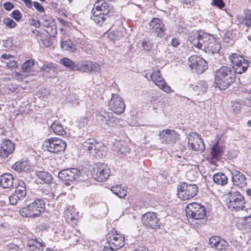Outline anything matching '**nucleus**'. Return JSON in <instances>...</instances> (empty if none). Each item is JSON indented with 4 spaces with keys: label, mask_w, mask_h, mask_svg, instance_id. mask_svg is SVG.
Listing matches in <instances>:
<instances>
[{
    "label": "nucleus",
    "mask_w": 251,
    "mask_h": 251,
    "mask_svg": "<svg viewBox=\"0 0 251 251\" xmlns=\"http://www.w3.org/2000/svg\"><path fill=\"white\" fill-rule=\"evenodd\" d=\"M188 40L194 46L212 54L218 53L221 48L220 41L213 35L203 32H192Z\"/></svg>",
    "instance_id": "nucleus-1"
},
{
    "label": "nucleus",
    "mask_w": 251,
    "mask_h": 251,
    "mask_svg": "<svg viewBox=\"0 0 251 251\" xmlns=\"http://www.w3.org/2000/svg\"><path fill=\"white\" fill-rule=\"evenodd\" d=\"M114 12V8L111 3L105 0H97L92 10L91 18L96 23L102 25L106 19L105 16L111 15Z\"/></svg>",
    "instance_id": "nucleus-2"
},
{
    "label": "nucleus",
    "mask_w": 251,
    "mask_h": 251,
    "mask_svg": "<svg viewBox=\"0 0 251 251\" xmlns=\"http://www.w3.org/2000/svg\"><path fill=\"white\" fill-rule=\"evenodd\" d=\"M234 72L229 67L223 66L215 72L214 82L216 87L225 90L235 81Z\"/></svg>",
    "instance_id": "nucleus-3"
},
{
    "label": "nucleus",
    "mask_w": 251,
    "mask_h": 251,
    "mask_svg": "<svg viewBox=\"0 0 251 251\" xmlns=\"http://www.w3.org/2000/svg\"><path fill=\"white\" fill-rule=\"evenodd\" d=\"M187 218L193 225L202 224L206 215L205 208L201 204L193 202L188 204L186 208Z\"/></svg>",
    "instance_id": "nucleus-4"
},
{
    "label": "nucleus",
    "mask_w": 251,
    "mask_h": 251,
    "mask_svg": "<svg viewBox=\"0 0 251 251\" xmlns=\"http://www.w3.org/2000/svg\"><path fill=\"white\" fill-rule=\"evenodd\" d=\"M45 210V202L42 199H36L27 206L22 208L19 211L22 217L36 218Z\"/></svg>",
    "instance_id": "nucleus-5"
},
{
    "label": "nucleus",
    "mask_w": 251,
    "mask_h": 251,
    "mask_svg": "<svg viewBox=\"0 0 251 251\" xmlns=\"http://www.w3.org/2000/svg\"><path fill=\"white\" fill-rule=\"evenodd\" d=\"M245 200L243 195L237 191L230 192L228 193L226 200V205L231 210L238 211L245 208Z\"/></svg>",
    "instance_id": "nucleus-6"
},
{
    "label": "nucleus",
    "mask_w": 251,
    "mask_h": 251,
    "mask_svg": "<svg viewBox=\"0 0 251 251\" xmlns=\"http://www.w3.org/2000/svg\"><path fill=\"white\" fill-rule=\"evenodd\" d=\"M66 146L64 140L56 137L48 138L44 142L43 144L44 150L54 153L63 152Z\"/></svg>",
    "instance_id": "nucleus-7"
},
{
    "label": "nucleus",
    "mask_w": 251,
    "mask_h": 251,
    "mask_svg": "<svg viewBox=\"0 0 251 251\" xmlns=\"http://www.w3.org/2000/svg\"><path fill=\"white\" fill-rule=\"evenodd\" d=\"M198 189V187L195 184L181 183L177 186V195L182 200H189L197 195Z\"/></svg>",
    "instance_id": "nucleus-8"
},
{
    "label": "nucleus",
    "mask_w": 251,
    "mask_h": 251,
    "mask_svg": "<svg viewBox=\"0 0 251 251\" xmlns=\"http://www.w3.org/2000/svg\"><path fill=\"white\" fill-rule=\"evenodd\" d=\"M110 171L108 166L102 163H97L94 165L92 171L94 178L98 181L106 180L110 176Z\"/></svg>",
    "instance_id": "nucleus-9"
},
{
    "label": "nucleus",
    "mask_w": 251,
    "mask_h": 251,
    "mask_svg": "<svg viewBox=\"0 0 251 251\" xmlns=\"http://www.w3.org/2000/svg\"><path fill=\"white\" fill-rule=\"evenodd\" d=\"M232 65L234 72L238 74H242L247 69L249 63L243 56L237 54L232 53L228 57Z\"/></svg>",
    "instance_id": "nucleus-10"
},
{
    "label": "nucleus",
    "mask_w": 251,
    "mask_h": 251,
    "mask_svg": "<svg viewBox=\"0 0 251 251\" xmlns=\"http://www.w3.org/2000/svg\"><path fill=\"white\" fill-rule=\"evenodd\" d=\"M97 119L104 127H114L119 122V120L114 116L113 113L105 110H101L97 114Z\"/></svg>",
    "instance_id": "nucleus-11"
},
{
    "label": "nucleus",
    "mask_w": 251,
    "mask_h": 251,
    "mask_svg": "<svg viewBox=\"0 0 251 251\" xmlns=\"http://www.w3.org/2000/svg\"><path fill=\"white\" fill-rule=\"evenodd\" d=\"M80 171L77 168H73L61 170L58 173V177L63 181H66L65 184L70 185L69 182L73 181L79 178Z\"/></svg>",
    "instance_id": "nucleus-12"
},
{
    "label": "nucleus",
    "mask_w": 251,
    "mask_h": 251,
    "mask_svg": "<svg viewBox=\"0 0 251 251\" xmlns=\"http://www.w3.org/2000/svg\"><path fill=\"white\" fill-rule=\"evenodd\" d=\"M189 65L191 70L198 74L202 73L207 68L206 62L197 55H192L189 58Z\"/></svg>",
    "instance_id": "nucleus-13"
},
{
    "label": "nucleus",
    "mask_w": 251,
    "mask_h": 251,
    "mask_svg": "<svg viewBox=\"0 0 251 251\" xmlns=\"http://www.w3.org/2000/svg\"><path fill=\"white\" fill-rule=\"evenodd\" d=\"M109 109L117 114L123 113L125 110L124 100L117 94H112L111 99L108 102Z\"/></svg>",
    "instance_id": "nucleus-14"
},
{
    "label": "nucleus",
    "mask_w": 251,
    "mask_h": 251,
    "mask_svg": "<svg viewBox=\"0 0 251 251\" xmlns=\"http://www.w3.org/2000/svg\"><path fill=\"white\" fill-rule=\"evenodd\" d=\"M188 144L189 148L194 151L201 152L204 149V144L202 140L196 132H191L189 134Z\"/></svg>",
    "instance_id": "nucleus-15"
},
{
    "label": "nucleus",
    "mask_w": 251,
    "mask_h": 251,
    "mask_svg": "<svg viewBox=\"0 0 251 251\" xmlns=\"http://www.w3.org/2000/svg\"><path fill=\"white\" fill-rule=\"evenodd\" d=\"M151 80L160 89L167 93H170L173 91L170 86L167 85L165 81L161 75L159 69L154 71L150 75Z\"/></svg>",
    "instance_id": "nucleus-16"
},
{
    "label": "nucleus",
    "mask_w": 251,
    "mask_h": 251,
    "mask_svg": "<svg viewBox=\"0 0 251 251\" xmlns=\"http://www.w3.org/2000/svg\"><path fill=\"white\" fill-rule=\"evenodd\" d=\"M179 135L175 130L170 129L162 130L158 134L162 144H173L178 139Z\"/></svg>",
    "instance_id": "nucleus-17"
},
{
    "label": "nucleus",
    "mask_w": 251,
    "mask_h": 251,
    "mask_svg": "<svg viewBox=\"0 0 251 251\" xmlns=\"http://www.w3.org/2000/svg\"><path fill=\"white\" fill-rule=\"evenodd\" d=\"M143 224L149 228L155 229L159 227L160 223L156 214L154 212H148L144 214L142 217Z\"/></svg>",
    "instance_id": "nucleus-18"
},
{
    "label": "nucleus",
    "mask_w": 251,
    "mask_h": 251,
    "mask_svg": "<svg viewBox=\"0 0 251 251\" xmlns=\"http://www.w3.org/2000/svg\"><path fill=\"white\" fill-rule=\"evenodd\" d=\"M100 67L99 64L96 62L89 61H83L76 64L75 71L89 73L92 71L100 72Z\"/></svg>",
    "instance_id": "nucleus-19"
},
{
    "label": "nucleus",
    "mask_w": 251,
    "mask_h": 251,
    "mask_svg": "<svg viewBox=\"0 0 251 251\" xmlns=\"http://www.w3.org/2000/svg\"><path fill=\"white\" fill-rule=\"evenodd\" d=\"M148 29L150 32L156 34L158 37H162L165 34L164 25L159 19L157 18H154L150 22Z\"/></svg>",
    "instance_id": "nucleus-20"
},
{
    "label": "nucleus",
    "mask_w": 251,
    "mask_h": 251,
    "mask_svg": "<svg viewBox=\"0 0 251 251\" xmlns=\"http://www.w3.org/2000/svg\"><path fill=\"white\" fill-rule=\"evenodd\" d=\"M82 146L84 149L87 150L93 156H100L101 145L95 139L90 138L86 140L82 143Z\"/></svg>",
    "instance_id": "nucleus-21"
},
{
    "label": "nucleus",
    "mask_w": 251,
    "mask_h": 251,
    "mask_svg": "<svg viewBox=\"0 0 251 251\" xmlns=\"http://www.w3.org/2000/svg\"><path fill=\"white\" fill-rule=\"evenodd\" d=\"M107 243L109 246H112L117 250L121 249L125 245V235L116 233L112 235L109 234L107 237Z\"/></svg>",
    "instance_id": "nucleus-22"
},
{
    "label": "nucleus",
    "mask_w": 251,
    "mask_h": 251,
    "mask_svg": "<svg viewBox=\"0 0 251 251\" xmlns=\"http://www.w3.org/2000/svg\"><path fill=\"white\" fill-rule=\"evenodd\" d=\"M0 146V156L4 158L12 153L15 149L14 144L9 139L3 140Z\"/></svg>",
    "instance_id": "nucleus-23"
},
{
    "label": "nucleus",
    "mask_w": 251,
    "mask_h": 251,
    "mask_svg": "<svg viewBox=\"0 0 251 251\" xmlns=\"http://www.w3.org/2000/svg\"><path fill=\"white\" fill-rule=\"evenodd\" d=\"M209 242L212 248L218 250H226L228 247V243L219 236L211 237Z\"/></svg>",
    "instance_id": "nucleus-24"
},
{
    "label": "nucleus",
    "mask_w": 251,
    "mask_h": 251,
    "mask_svg": "<svg viewBox=\"0 0 251 251\" xmlns=\"http://www.w3.org/2000/svg\"><path fill=\"white\" fill-rule=\"evenodd\" d=\"M207 89V85L204 81H199L190 87V91L193 96L202 95L206 92Z\"/></svg>",
    "instance_id": "nucleus-25"
},
{
    "label": "nucleus",
    "mask_w": 251,
    "mask_h": 251,
    "mask_svg": "<svg viewBox=\"0 0 251 251\" xmlns=\"http://www.w3.org/2000/svg\"><path fill=\"white\" fill-rule=\"evenodd\" d=\"M27 246L31 251H42L45 247L41 239L36 238H29Z\"/></svg>",
    "instance_id": "nucleus-26"
},
{
    "label": "nucleus",
    "mask_w": 251,
    "mask_h": 251,
    "mask_svg": "<svg viewBox=\"0 0 251 251\" xmlns=\"http://www.w3.org/2000/svg\"><path fill=\"white\" fill-rule=\"evenodd\" d=\"M231 174L232 180L234 185L240 188L244 187L246 185V178L243 174L236 170L233 171Z\"/></svg>",
    "instance_id": "nucleus-27"
},
{
    "label": "nucleus",
    "mask_w": 251,
    "mask_h": 251,
    "mask_svg": "<svg viewBox=\"0 0 251 251\" xmlns=\"http://www.w3.org/2000/svg\"><path fill=\"white\" fill-rule=\"evenodd\" d=\"M12 168L19 172H26L32 169L28 160H21L17 161L13 166Z\"/></svg>",
    "instance_id": "nucleus-28"
},
{
    "label": "nucleus",
    "mask_w": 251,
    "mask_h": 251,
    "mask_svg": "<svg viewBox=\"0 0 251 251\" xmlns=\"http://www.w3.org/2000/svg\"><path fill=\"white\" fill-rule=\"evenodd\" d=\"M64 217L68 223L75 221L78 218V212L74 207L66 208L64 210Z\"/></svg>",
    "instance_id": "nucleus-29"
},
{
    "label": "nucleus",
    "mask_w": 251,
    "mask_h": 251,
    "mask_svg": "<svg viewBox=\"0 0 251 251\" xmlns=\"http://www.w3.org/2000/svg\"><path fill=\"white\" fill-rule=\"evenodd\" d=\"M13 176L9 173H6L1 176L0 184L3 188H10L13 186Z\"/></svg>",
    "instance_id": "nucleus-30"
},
{
    "label": "nucleus",
    "mask_w": 251,
    "mask_h": 251,
    "mask_svg": "<svg viewBox=\"0 0 251 251\" xmlns=\"http://www.w3.org/2000/svg\"><path fill=\"white\" fill-rule=\"evenodd\" d=\"M213 180L216 184L221 186L226 185L228 182L227 177L221 172L215 174L213 176Z\"/></svg>",
    "instance_id": "nucleus-31"
},
{
    "label": "nucleus",
    "mask_w": 251,
    "mask_h": 251,
    "mask_svg": "<svg viewBox=\"0 0 251 251\" xmlns=\"http://www.w3.org/2000/svg\"><path fill=\"white\" fill-rule=\"evenodd\" d=\"M244 16H241L238 17L239 23L247 26H251V11L246 10L244 12Z\"/></svg>",
    "instance_id": "nucleus-32"
},
{
    "label": "nucleus",
    "mask_w": 251,
    "mask_h": 251,
    "mask_svg": "<svg viewBox=\"0 0 251 251\" xmlns=\"http://www.w3.org/2000/svg\"><path fill=\"white\" fill-rule=\"evenodd\" d=\"M36 175L43 183H49L52 179L51 175L45 171L37 172Z\"/></svg>",
    "instance_id": "nucleus-33"
},
{
    "label": "nucleus",
    "mask_w": 251,
    "mask_h": 251,
    "mask_svg": "<svg viewBox=\"0 0 251 251\" xmlns=\"http://www.w3.org/2000/svg\"><path fill=\"white\" fill-rule=\"evenodd\" d=\"M111 190L119 198H124L126 195V190L125 189V187H122L121 185L113 186Z\"/></svg>",
    "instance_id": "nucleus-34"
},
{
    "label": "nucleus",
    "mask_w": 251,
    "mask_h": 251,
    "mask_svg": "<svg viewBox=\"0 0 251 251\" xmlns=\"http://www.w3.org/2000/svg\"><path fill=\"white\" fill-rule=\"evenodd\" d=\"M15 193L22 199L25 197L26 196L25 186L23 181L19 182L18 185L16 187Z\"/></svg>",
    "instance_id": "nucleus-35"
},
{
    "label": "nucleus",
    "mask_w": 251,
    "mask_h": 251,
    "mask_svg": "<svg viewBox=\"0 0 251 251\" xmlns=\"http://www.w3.org/2000/svg\"><path fill=\"white\" fill-rule=\"evenodd\" d=\"M60 63L64 67L71 70L75 71L76 64L70 58L64 57L60 60Z\"/></svg>",
    "instance_id": "nucleus-36"
},
{
    "label": "nucleus",
    "mask_w": 251,
    "mask_h": 251,
    "mask_svg": "<svg viewBox=\"0 0 251 251\" xmlns=\"http://www.w3.org/2000/svg\"><path fill=\"white\" fill-rule=\"evenodd\" d=\"M223 152V148L222 146L219 143L215 144L211 148V153L212 156L216 158L220 157Z\"/></svg>",
    "instance_id": "nucleus-37"
},
{
    "label": "nucleus",
    "mask_w": 251,
    "mask_h": 251,
    "mask_svg": "<svg viewBox=\"0 0 251 251\" xmlns=\"http://www.w3.org/2000/svg\"><path fill=\"white\" fill-rule=\"evenodd\" d=\"M61 43L62 49L68 51L70 52H73L76 50L75 46L73 44L71 40L61 41Z\"/></svg>",
    "instance_id": "nucleus-38"
},
{
    "label": "nucleus",
    "mask_w": 251,
    "mask_h": 251,
    "mask_svg": "<svg viewBox=\"0 0 251 251\" xmlns=\"http://www.w3.org/2000/svg\"><path fill=\"white\" fill-rule=\"evenodd\" d=\"M116 144L118 148V149L117 150L118 152H120L121 154H126L129 152L130 148L126 143L119 141L116 142Z\"/></svg>",
    "instance_id": "nucleus-39"
},
{
    "label": "nucleus",
    "mask_w": 251,
    "mask_h": 251,
    "mask_svg": "<svg viewBox=\"0 0 251 251\" xmlns=\"http://www.w3.org/2000/svg\"><path fill=\"white\" fill-rule=\"evenodd\" d=\"M51 128L52 129L54 132L56 134L63 135L65 133V131L62 126L58 122H55L52 123L51 125Z\"/></svg>",
    "instance_id": "nucleus-40"
},
{
    "label": "nucleus",
    "mask_w": 251,
    "mask_h": 251,
    "mask_svg": "<svg viewBox=\"0 0 251 251\" xmlns=\"http://www.w3.org/2000/svg\"><path fill=\"white\" fill-rule=\"evenodd\" d=\"M34 64L33 60H26L22 65V69L23 71L25 72H29L31 69V67Z\"/></svg>",
    "instance_id": "nucleus-41"
},
{
    "label": "nucleus",
    "mask_w": 251,
    "mask_h": 251,
    "mask_svg": "<svg viewBox=\"0 0 251 251\" xmlns=\"http://www.w3.org/2000/svg\"><path fill=\"white\" fill-rule=\"evenodd\" d=\"M235 36V34L232 31H228L225 35V40L227 43L232 44Z\"/></svg>",
    "instance_id": "nucleus-42"
},
{
    "label": "nucleus",
    "mask_w": 251,
    "mask_h": 251,
    "mask_svg": "<svg viewBox=\"0 0 251 251\" xmlns=\"http://www.w3.org/2000/svg\"><path fill=\"white\" fill-rule=\"evenodd\" d=\"M3 24L6 25L7 28H12L15 27L17 24L16 23L10 18H5L3 21Z\"/></svg>",
    "instance_id": "nucleus-43"
},
{
    "label": "nucleus",
    "mask_w": 251,
    "mask_h": 251,
    "mask_svg": "<svg viewBox=\"0 0 251 251\" xmlns=\"http://www.w3.org/2000/svg\"><path fill=\"white\" fill-rule=\"evenodd\" d=\"M43 69L44 72H49L51 74L52 73V75H49L50 77H52L53 75L56 74V70L54 67L50 65H45L43 66Z\"/></svg>",
    "instance_id": "nucleus-44"
},
{
    "label": "nucleus",
    "mask_w": 251,
    "mask_h": 251,
    "mask_svg": "<svg viewBox=\"0 0 251 251\" xmlns=\"http://www.w3.org/2000/svg\"><path fill=\"white\" fill-rule=\"evenodd\" d=\"M142 45L143 49L147 51L151 50L153 47V44L150 41H143Z\"/></svg>",
    "instance_id": "nucleus-45"
},
{
    "label": "nucleus",
    "mask_w": 251,
    "mask_h": 251,
    "mask_svg": "<svg viewBox=\"0 0 251 251\" xmlns=\"http://www.w3.org/2000/svg\"><path fill=\"white\" fill-rule=\"evenodd\" d=\"M211 5L215 6L220 9H222L225 7V4L223 0H212Z\"/></svg>",
    "instance_id": "nucleus-46"
},
{
    "label": "nucleus",
    "mask_w": 251,
    "mask_h": 251,
    "mask_svg": "<svg viewBox=\"0 0 251 251\" xmlns=\"http://www.w3.org/2000/svg\"><path fill=\"white\" fill-rule=\"evenodd\" d=\"M21 199H22L20 198L15 193L11 195L9 198V202L12 205L16 204L18 202V201Z\"/></svg>",
    "instance_id": "nucleus-47"
},
{
    "label": "nucleus",
    "mask_w": 251,
    "mask_h": 251,
    "mask_svg": "<svg viewBox=\"0 0 251 251\" xmlns=\"http://www.w3.org/2000/svg\"><path fill=\"white\" fill-rule=\"evenodd\" d=\"M11 16L17 21H19L22 17V14L18 10L13 11L11 13Z\"/></svg>",
    "instance_id": "nucleus-48"
},
{
    "label": "nucleus",
    "mask_w": 251,
    "mask_h": 251,
    "mask_svg": "<svg viewBox=\"0 0 251 251\" xmlns=\"http://www.w3.org/2000/svg\"><path fill=\"white\" fill-rule=\"evenodd\" d=\"M245 228L249 231L251 230V217H248L245 220L244 223H243Z\"/></svg>",
    "instance_id": "nucleus-49"
},
{
    "label": "nucleus",
    "mask_w": 251,
    "mask_h": 251,
    "mask_svg": "<svg viewBox=\"0 0 251 251\" xmlns=\"http://www.w3.org/2000/svg\"><path fill=\"white\" fill-rule=\"evenodd\" d=\"M32 5L38 10L40 13H43L45 11L43 6L37 1H34L32 3Z\"/></svg>",
    "instance_id": "nucleus-50"
},
{
    "label": "nucleus",
    "mask_w": 251,
    "mask_h": 251,
    "mask_svg": "<svg viewBox=\"0 0 251 251\" xmlns=\"http://www.w3.org/2000/svg\"><path fill=\"white\" fill-rule=\"evenodd\" d=\"M88 124V120L86 118H82L79 121V126L80 127H84Z\"/></svg>",
    "instance_id": "nucleus-51"
},
{
    "label": "nucleus",
    "mask_w": 251,
    "mask_h": 251,
    "mask_svg": "<svg viewBox=\"0 0 251 251\" xmlns=\"http://www.w3.org/2000/svg\"><path fill=\"white\" fill-rule=\"evenodd\" d=\"M3 7L5 10L10 11L14 7V6L12 3L7 2L3 4Z\"/></svg>",
    "instance_id": "nucleus-52"
},
{
    "label": "nucleus",
    "mask_w": 251,
    "mask_h": 251,
    "mask_svg": "<svg viewBox=\"0 0 251 251\" xmlns=\"http://www.w3.org/2000/svg\"><path fill=\"white\" fill-rule=\"evenodd\" d=\"M8 251H22V250L18 246L12 244L9 246Z\"/></svg>",
    "instance_id": "nucleus-53"
},
{
    "label": "nucleus",
    "mask_w": 251,
    "mask_h": 251,
    "mask_svg": "<svg viewBox=\"0 0 251 251\" xmlns=\"http://www.w3.org/2000/svg\"><path fill=\"white\" fill-rule=\"evenodd\" d=\"M171 44L172 46L176 47L179 44V42L177 39L174 38L172 40Z\"/></svg>",
    "instance_id": "nucleus-54"
},
{
    "label": "nucleus",
    "mask_w": 251,
    "mask_h": 251,
    "mask_svg": "<svg viewBox=\"0 0 251 251\" xmlns=\"http://www.w3.org/2000/svg\"><path fill=\"white\" fill-rule=\"evenodd\" d=\"M23 1L26 6L28 8H31L32 7V2L31 0H22Z\"/></svg>",
    "instance_id": "nucleus-55"
},
{
    "label": "nucleus",
    "mask_w": 251,
    "mask_h": 251,
    "mask_svg": "<svg viewBox=\"0 0 251 251\" xmlns=\"http://www.w3.org/2000/svg\"><path fill=\"white\" fill-rule=\"evenodd\" d=\"M117 250L114 249L112 246H106L104 247L103 251H116Z\"/></svg>",
    "instance_id": "nucleus-56"
},
{
    "label": "nucleus",
    "mask_w": 251,
    "mask_h": 251,
    "mask_svg": "<svg viewBox=\"0 0 251 251\" xmlns=\"http://www.w3.org/2000/svg\"><path fill=\"white\" fill-rule=\"evenodd\" d=\"M134 251H149V250L144 246L139 247L137 249H135Z\"/></svg>",
    "instance_id": "nucleus-57"
},
{
    "label": "nucleus",
    "mask_w": 251,
    "mask_h": 251,
    "mask_svg": "<svg viewBox=\"0 0 251 251\" xmlns=\"http://www.w3.org/2000/svg\"><path fill=\"white\" fill-rule=\"evenodd\" d=\"M180 0L183 3L187 4V5H188V4L191 5L194 1V0Z\"/></svg>",
    "instance_id": "nucleus-58"
},
{
    "label": "nucleus",
    "mask_w": 251,
    "mask_h": 251,
    "mask_svg": "<svg viewBox=\"0 0 251 251\" xmlns=\"http://www.w3.org/2000/svg\"><path fill=\"white\" fill-rule=\"evenodd\" d=\"M32 33L36 36H38L40 34L39 31H38L37 29H34L32 31Z\"/></svg>",
    "instance_id": "nucleus-59"
},
{
    "label": "nucleus",
    "mask_w": 251,
    "mask_h": 251,
    "mask_svg": "<svg viewBox=\"0 0 251 251\" xmlns=\"http://www.w3.org/2000/svg\"><path fill=\"white\" fill-rule=\"evenodd\" d=\"M69 102L73 104H78V103L76 99H75V100H72V101L69 100Z\"/></svg>",
    "instance_id": "nucleus-60"
},
{
    "label": "nucleus",
    "mask_w": 251,
    "mask_h": 251,
    "mask_svg": "<svg viewBox=\"0 0 251 251\" xmlns=\"http://www.w3.org/2000/svg\"><path fill=\"white\" fill-rule=\"evenodd\" d=\"M157 97L155 96H153L151 97V101H156L157 100Z\"/></svg>",
    "instance_id": "nucleus-61"
},
{
    "label": "nucleus",
    "mask_w": 251,
    "mask_h": 251,
    "mask_svg": "<svg viewBox=\"0 0 251 251\" xmlns=\"http://www.w3.org/2000/svg\"><path fill=\"white\" fill-rule=\"evenodd\" d=\"M1 57L3 58H4V59H8L9 56L7 54H3L2 55H1Z\"/></svg>",
    "instance_id": "nucleus-62"
},
{
    "label": "nucleus",
    "mask_w": 251,
    "mask_h": 251,
    "mask_svg": "<svg viewBox=\"0 0 251 251\" xmlns=\"http://www.w3.org/2000/svg\"><path fill=\"white\" fill-rule=\"evenodd\" d=\"M7 224H5V223H2L0 224V226L1 227H7Z\"/></svg>",
    "instance_id": "nucleus-63"
},
{
    "label": "nucleus",
    "mask_w": 251,
    "mask_h": 251,
    "mask_svg": "<svg viewBox=\"0 0 251 251\" xmlns=\"http://www.w3.org/2000/svg\"><path fill=\"white\" fill-rule=\"evenodd\" d=\"M59 20L60 22L63 25H65L66 23V22L63 19H59Z\"/></svg>",
    "instance_id": "nucleus-64"
}]
</instances>
